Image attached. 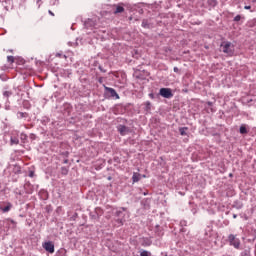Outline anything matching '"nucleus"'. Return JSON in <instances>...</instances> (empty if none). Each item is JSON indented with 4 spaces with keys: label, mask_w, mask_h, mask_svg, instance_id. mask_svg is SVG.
I'll return each mask as SVG.
<instances>
[{
    "label": "nucleus",
    "mask_w": 256,
    "mask_h": 256,
    "mask_svg": "<svg viewBox=\"0 0 256 256\" xmlns=\"http://www.w3.org/2000/svg\"><path fill=\"white\" fill-rule=\"evenodd\" d=\"M115 223L118 227H123L127 217H129V210L126 207H120L114 212Z\"/></svg>",
    "instance_id": "1"
},
{
    "label": "nucleus",
    "mask_w": 256,
    "mask_h": 256,
    "mask_svg": "<svg viewBox=\"0 0 256 256\" xmlns=\"http://www.w3.org/2000/svg\"><path fill=\"white\" fill-rule=\"evenodd\" d=\"M220 47L223 51V53H226V55H229L232 57L234 53L235 46L230 41H222L220 44Z\"/></svg>",
    "instance_id": "2"
},
{
    "label": "nucleus",
    "mask_w": 256,
    "mask_h": 256,
    "mask_svg": "<svg viewBox=\"0 0 256 256\" xmlns=\"http://www.w3.org/2000/svg\"><path fill=\"white\" fill-rule=\"evenodd\" d=\"M104 89H105L104 96L106 99H119V94L114 88H109L105 86Z\"/></svg>",
    "instance_id": "3"
},
{
    "label": "nucleus",
    "mask_w": 256,
    "mask_h": 256,
    "mask_svg": "<svg viewBox=\"0 0 256 256\" xmlns=\"http://www.w3.org/2000/svg\"><path fill=\"white\" fill-rule=\"evenodd\" d=\"M159 95H160V97H163L164 99H172L173 90L171 88H160Z\"/></svg>",
    "instance_id": "4"
},
{
    "label": "nucleus",
    "mask_w": 256,
    "mask_h": 256,
    "mask_svg": "<svg viewBox=\"0 0 256 256\" xmlns=\"http://www.w3.org/2000/svg\"><path fill=\"white\" fill-rule=\"evenodd\" d=\"M13 209V203L9 201L0 202V212L1 213H9Z\"/></svg>",
    "instance_id": "5"
},
{
    "label": "nucleus",
    "mask_w": 256,
    "mask_h": 256,
    "mask_svg": "<svg viewBox=\"0 0 256 256\" xmlns=\"http://www.w3.org/2000/svg\"><path fill=\"white\" fill-rule=\"evenodd\" d=\"M101 215H103V209L99 207L89 213L90 219H93L94 221H99V219H101Z\"/></svg>",
    "instance_id": "6"
},
{
    "label": "nucleus",
    "mask_w": 256,
    "mask_h": 256,
    "mask_svg": "<svg viewBox=\"0 0 256 256\" xmlns=\"http://www.w3.org/2000/svg\"><path fill=\"white\" fill-rule=\"evenodd\" d=\"M228 241H229L230 245H232V247H235V249H239V247L241 245V241L239 240V238H236L235 235L230 234L228 236Z\"/></svg>",
    "instance_id": "7"
},
{
    "label": "nucleus",
    "mask_w": 256,
    "mask_h": 256,
    "mask_svg": "<svg viewBox=\"0 0 256 256\" xmlns=\"http://www.w3.org/2000/svg\"><path fill=\"white\" fill-rule=\"evenodd\" d=\"M43 249L47 251V253H55V244L52 241H47L42 244Z\"/></svg>",
    "instance_id": "8"
},
{
    "label": "nucleus",
    "mask_w": 256,
    "mask_h": 256,
    "mask_svg": "<svg viewBox=\"0 0 256 256\" xmlns=\"http://www.w3.org/2000/svg\"><path fill=\"white\" fill-rule=\"evenodd\" d=\"M16 117H17V119H19L20 121H27V119H29V113L18 111V112L16 113Z\"/></svg>",
    "instance_id": "9"
},
{
    "label": "nucleus",
    "mask_w": 256,
    "mask_h": 256,
    "mask_svg": "<svg viewBox=\"0 0 256 256\" xmlns=\"http://www.w3.org/2000/svg\"><path fill=\"white\" fill-rule=\"evenodd\" d=\"M39 198L41 199V201H47V199H49V192L45 189H41L38 192Z\"/></svg>",
    "instance_id": "10"
},
{
    "label": "nucleus",
    "mask_w": 256,
    "mask_h": 256,
    "mask_svg": "<svg viewBox=\"0 0 256 256\" xmlns=\"http://www.w3.org/2000/svg\"><path fill=\"white\" fill-rule=\"evenodd\" d=\"M124 11L125 8L123 7V4H117L113 6L114 15H119V13H123Z\"/></svg>",
    "instance_id": "11"
},
{
    "label": "nucleus",
    "mask_w": 256,
    "mask_h": 256,
    "mask_svg": "<svg viewBox=\"0 0 256 256\" xmlns=\"http://www.w3.org/2000/svg\"><path fill=\"white\" fill-rule=\"evenodd\" d=\"M24 190L27 195H31L33 193V185L31 182H26L24 184Z\"/></svg>",
    "instance_id": "12"
},
{
    "label": "nucleus",
    "mask_w": 256,
    "mask_h": 256,
    "mask_svg": "<svg viewBox=\"0 0 256 256\" xmlns=\"http://www.w3.org/2000/svg\"><path fill=\"white\" fill-rule=\"evenodd\" d=\"M118 132L120 133V135L125 136L129 132V128L125 125H119Z\"/></svg>",
    "instance_id": "13"
},
{
    "label": "nucleus",
    "mask_w": 256,
    "mask_h": 256,
    "mask_svg": "<svg viewBox=\"0 0 256 256\" xmlns=\"http://www.w3.org/2000/svg\"><path fill=\"white\" fill-rule=\"evenodd\" d=\"M240 135H247L249 133V126L247 124H241L239 128Z\"/></svg>",
    "instance_id": "14"
},
{
    "label": "nucleus",
    "mask_w": 256,
    "mask_h": 256,
    "mask_svg": "<svg viewBox=\"0 0 256 256\" xmlns=\"http://www.w3.org/2000/svg\"><path fill=\"white\" fill-rule=\"evenodd\" d=\"M141 205L144 209H149L151 207V199L145 198L141 201Z\"/></svg>",
    "instance_id": "15"
},
{
    "label": "nucleus",
    "mask_w": 256,
    "mask_h": 256,
    "mask_svg": "<svg viewBox=\"0 0 256 256\" xmlns=\"http://www.w3.org/2000/svg\"><path fill=\"white\" fill-rule=\"evenodd\" d=\"M141 179V174L139 172H134L132 175V183H139Z\"/></svg>",
    "instance_id": "16"
},
{
    "label": "nucleus",
    "mask_w": 256,
    "mask_h": 256,
    "mask_svg": "<svg viewBox=\"0 0 256 256\" xmlns=\"http://www.w3.org/2000/svg\"><path fill=\"white\" fill-rule=\"evenodd\" d=\"M40 123L42 125H47L48 123H51V118L50 117H47V116H42L40 119H39Z\"/></svg>",
    "instance_id": "17"
},
{
    "label": "nucleus",
    "mask_w": 256,
    "mask_h": 256,
    "mask_svg": "<svg viewBox=\"0 0 256 256\" xmlns=\"http://www.w3.org/2000/svg\"><path fill=\"white\" fill-rule=\"evenodd\" d=\"M234 23H243L245 21V16H242V15H237L234 17L233 19Z\"/></svg>",
    "instance_id": "18"
},
{
    "label": "nucleus",
    "mask_w": 256,
    "mask_h": 256,
    "mask_svg": "<svg viewBox=\"0 0 256 256\" xmlns=\"http://www.w3.org/2000/svg\"><path fill=\"white\" fill-rule=\"evenodd\" d=\"M60 173H61V175H63V176L69 175V166H62V167L60 168Z\"/></svg>",
    "instance_id": "19"
},
{
    "label": "nucleus",
    "mask_w": 256,
    "mask_h": 256,
    "mask_svg": "<svg viewBox=\"0 0 256 256\" xmlns=\"http://www.w3.org/2000/svg\"><path fill=\"white\" fill-rule=\"evenodd\" d=\"M2 95L5 99H7V103H9V98L11 97V95H13V92L12 91H7V90H4L2 92Z\"/></svg>",
    "instance_id": "20"
},
{
    "label": "nucleus",
    "mask_w": 256,
    "mask_h": 256,
    "mask_svg": "<svg viewBox=\"0 0 256 256\" xmlns=\"http://www.w3.org/2000/svg\"><path fill=\"white\" fill-rule=\"evenodd\" d=\"M151 107H152V104L150 101H146L144 103V111H146V113H151Z\"/></svg>",
    "instance_id": "21"
},
{
    "label": "nucleus",
    "mask_w": 256,
    "mask_h": 256,
    "mask_svg": "<svg viewBox=\"0 0 256 256\" xmlns=\"http://www.w3.org/2000/svg\"><path fill=\"white\" fill-rule=\"evenodd\" d=\"M232 207L234 209H243V204L241 203V201L236 200V201H234Z\"/></svg>",
    "instance_id": "22"
},
{
    "label": "nucleus",
    "mask_w": 256,
    "mask_h": 256,
    "mask_svg": "<svg viewBox=\"0 0 256 256\" xmlns=\"http://www.w3.org/2000/svg\"><path fill=\"white\" fill-rule=\"evenodd\" d=\"M187 131H189L188 127H180L179 128V133H180V135H182V137L187 136Z\"/></svg>",
    "instance_id": "23"
},
{
    "label": "nucleus",
    "mask_w": 256,
    "mask_h": 256,
    "mask_svg": "<svg viewBox=\"0 0 256 256\" xmlns=\"http://www.w3.org/2000/svg\"><path fill=\"white\" fill-rule=\"evenodd\" d=\"M153 242L151 241V239H149V238H144L143 239V242H142V245H143V247H151V244H152Z\"/></svg>",
    "instance_id": "24"
},
{
    "label": "nucleus",
    "mask_w": 256,
    "mask_h": 256,
    "mask_svg": "<svg viewBox=\"0 0 256 256\" xmlns=\"http://www.w3.org/2000/svg\"><path fill=\"white\" fill-rule=\"evenodd\" d=\"M22 107L27 110L31 109V103L29 102V100H23Z\"/></svg>",
    "instance_id": "25"
},
{
    "label": "nucleus",
    "mask_w": 256,
    "mask_h": 256,
    "mask_svg": "<svg viewBox=\"0 0 256 256\" xmlns=\"http://www.w3.org/2000/svg\"><path fill=\"white\" fill-rule=\"evenodd\" d=\"M84 25L87 29H89V27H95V22L91 19H88V21H86Z\"/></svg>",
    "instance_id": "26"
},
{
    "label": "nucleus",
    "mask_w": 256,
    "mask_h": 256,
    "mask_svg": "<svg viewBox=\"0 0 256 256\" xmlns=\"http://www.w3.org/2000/svg\"><path fill=\"white\" fill-rule=\"evenodd\" d=\"M10 145H19V138L12 136L10 138Z\"/></svg>",
    "instance_id": "27"
},
{
    "label": "nucleus",
    "mask_w": 256,
    "mask_h": 256,
    "mask_svg": "<svg viewBox=\"0 0 256 256\" xmlns=\"http://www.w3.org/2000/svg\"><path fill=\"white\" fill-rule=\"evenodd\" d=\"M206 105H208V107H210V113H215V111H217V109L215 107H213V102L208 101V102H206Z\"/></svg>",
    "instance_id": "28"
},
{
    "label": "nucleus",
    "mask_w": 256,
    "mask_h": 256,
    "mask_svg": "<svg viewBox=\"0 0 256 256\" xmlns=\"http://www.w3.org/2000/svg\"><path fill=\"white\" fill-rule=\"evenodd\" d=\"M46 213L51 214L53 213V206L51 204L45 206Z\"/></svg>",
    "instance_id": "29"
},
{
    "label": "nucleus",
    "mask_w": 256,
    "mask_h": 256,
    "mask_svg": "<svg viewBox=\"0 0 256 256\" xmlns=\"http://www.w3.org/2000/svg\"><path fill=\"white\" fill-rule=\"evenodd\" d=\"M140 256H151V252L147 250H141L140 251Z\"/></svg>",
    "instance_id": "30"
},
{
    "label": "nucleus",
    "mask_w": 256,
    "mask_h": 256,
    "mask_svg": "<svg viewBox=\"0 0 256 256\" xmlns=\"http://www.w3.org/2000/svg\"><path fill=\"white\" fill-rule=\"evenodd\" d=\"M20 139H21L22 143H25L27 141V134L21 133L20 134Z\"/></svg>",
    "instance_id": "31"
},
{
    "label": "nucleus",
    "mask_w": 256,
    "mask_h": 256,
    "mask_svg": "<svg viewBox=\"0 0 256 256\" xmlns=\"http://www.w3.org/2000/svg\"><path fill=\"white\" fill-rule=\"evenodd\" d=\"M7 61H8V63L13 64V63H15V57L7 56Z\"/></svg>",
    "instance_id": "32"
},
{
    "label": "nucleus",
    "mask_w": 256,
    "mask_h": 256,
    "mask_svg": "<svg viewBox=\"0 0 256 256\" xmlns=\"http://www.w3.org/2000/svg\"><path fill=\"white\" fill-rule=\"evenodd\" d=\"M79 217V214L76 212L70 217V221H77V218Z\"/></svg>",
    "instance_id": "33"
},
{
    "label": "nucleus",
    "mask_w": 256,
    "mask_h": 256,
    "mask_svg": "<svg viewBox=\"0 0 256 256\" xmlns=\"http://www.w3.org/2000/svg\"><path fill=\"white\" fill-rule=\"evenodd\" d=\"M156 233L158 237H162L163 231L159 229V226H156Z\"/></svg>",
    "instance_id": "34"
},
{
    "label": "nucleus",
    "mask_w": 256,
    "mask_h": 256,
    "mask_svg": "<svg viewBox=\"0 0 256 256\" xmlns=\"http://www.w3.org/2000/svg\"><path fill=\"white\" fill-rule=\"evenodd\" d=\"M180 226L181 227H187V221L186 220H181L180 221Z\"/></svg>",
    "instance_id": "35"
},
{
    "label": "nucleus",
    "mask_w": 256,
    "mask_h": 256,
    "mask_svg": "<svg viewBox=\"0 0 256 256\" xmlns=\"http://www.w3.org/2000/svg\"><path fill=\"white\" fill-rule=\"evenodd\" d=\"M208 3H209V5L215 6V5H217V0H209Z\"/></svg>",
    "instance_id": "36"
},
{
    "label": "nucleus",
    "mask_w": 256,
    "mask_h": 256,
    "mask_svg": "<svg viewBox=\"0 0 256 256\" xmlns=\"http://www.w3.org/2000/svg\"><path fill=\"white\" fill-rule=\"evenodd\" d=\"M29 137L32 141H35V139H37V135H35L34 133H31Z\"/></svg>",
    "instance_id": "37"
},
{
    "label": "nucleus",
    "mask_w": 256,
    "mask_h": 256,
    "mask_svg": "<svg viewBox=\"0 0 256 256\" xmlns=\"http://www.w3.org/2000/svg\"><path fill=\"white\" fill-rule=\"evenodd\" d=\"M8 221H10V223H11L14 227H17V222H15V220L9 218Z\"/></svg>",
    "instance_id": "38"
},
{
    "label": "nucleus",
    "mask_w": 256,
    "mask_h": 256,
    "mask_svg": "<svg viewBox=\"0 0 256 256\" xmlns=\"http://www.w3.org/2000/svg\"><path fill=\"white\" fill-rule=\"evenodd\" d=\"M4 108L6 111H11V105H9V104H5Z\"/></svg>",
    "instance_id": "39"
},
{
    "label": "nucleus",
    "mask_w": 256,
    "mask_h": 256,
    "mask_svg": "<svg viewBox=\"0 0 256 256\" xmlns=\"http://www.w3.org/2000/svg\"><path fill=\"white\" fill-rule=\"evenodd\" d=\"M28 176H29V177H35V172H34V171H29Z\"/></svg>",
    "instance_id": "40"
},
{
    "label": "nucleus",
    "mask_w": 256,
    "mask_h": 256,
    "mask_svg": "<svg viewBox=\"0 0 256 256\" xmlns=\"http://www.w3.org/2000/svg\"><path fill=\"white\" fill-rule=\"evenodd\" d=\"M174 73H181V70H179L177 67L173 68Z\"/></svg>",
    "instance_id": "41"
},
{
    "label": "nucleus",
    "mask_w": 256,
    "mask_h": 256,
    "mask_svg": "<svg viewBox=\"0 0 256 256\" xmlns=\"http://www.w3.org/2000/svg\"><path fill=\"white\" fill-rule=\"evenodd\" d=\"M98 69H99L102 73H106V70H104L102 66H99Z\"/></svg>",
    "instance_id": "42"
},
{
    "label": "nucleus",
    "mask_w": 256,
    "mask_h": 256,
    "mask_svg": "<svg viewBox=\"0 0 256 256\" xmlns=\"http://www.w3.org/2000/svg\"><path fill=\"white\" fill-rule=\"evenodd\" d=\"M149 97H150V99H155V94L150 93V94H149Z\"/></svg>",
    "instance_id": "43"
},
{
    "label": "nucleus",
    "mask_w": 256,
    "mask_h": 256,
    "mask_svg": "<svg viewBox=\"0 0 256 256\" xmlns=\"http://www.w3.org/2000/svg\"><path fill=\"white\" fill-rule=\"evenodd\" d=\"M63 163H64V165H67V163H69V159H64Z\"/></svg>",
    "instance_id": "44"
},
{
    "label": "nucleus",
    "mask_w": 256,
    "mask_h": 256,
    "mask_svg": "<svg viewBox=\"0 0 256 256\" xmlns=\"http://www.w3.org/2000/svg\"><path fill=\"white\" fill-rule=\"evenodd\" d=\"M142 195H144V196L149 195V191H145V192H143V193H142Z\"/></svg>",
    "instance_id": "45"
},
{
    "label": "nucleus",
    "mask_w": 256,
    "mask_h": 256,
    "mask_svg": "<svg viewBox=\"0 0 256 256\" xmlns=\"http://www.w3.org/2000/svg\"><path fill=\"white\" fill-rule=\"evenodd\" d=\"M49 14L52 15V17H55V14L51 10H49Z\"/></svg>",
    "instance_id": "46"
},
{
    "label": "nucleus",
    "mask_w": 256,
    "mask_h": 256,
    "mask_svg": "<svg viewBox=\"0 0 256 256\" xmlns=\"http://www.w3.org/2000/svg\"><path fill=\"white\" fill-rule=\"evenodd\" d=\"M244 9L249 10L251 9V6H245Z\"/></svg>",
    "instance_id": "47"
},
{
    "label": "nucleus",
    "mask_w": 256,
    "mask_h": 256,
    "mask_svg": "<svg viewBox=\"0 0 256 256\" xmlns=\"http://www.w3.org/2000/svg\"><path fill=\"white\" fill-rule=\"evenodd\" d=\"M61 53H56V57H61Z\"/></svg>",
    "instance_id": "48"
},
{
    "label": "nucleus",
    "mask_w": 256,
    "mask_h": 256,
    "mask_svg": "<svg viewBox=\"0 0 256 256\" xmlns=\"http://www.w3.org/2000/svg\"><path fill=\"white\" fill-rule=\"evenodd\" d=\"M233 219H237V214H233Z\"/></svg>",
    "instance_id": "49"
},
{
    "label": "nucleus",
    "mask_w": 256,
    "mask_h": 256,
    "mask_svg": "<svg viewBox=\"0 0 256 256\" xmlns=\"http://www.w3.org/2000/svg\"><path fill=\"white\" fill-rule=\"evenodd\" d=\"M37 3L39 5V7H41V4H39V3H41V0H38Z\"/></svg>",
    "instance_id": "50"
},
{
    "label": "nucleus",
    "mask_w": 256,
    "mask_h": 256,
    "mask_svg": "<svg viewBox=\"0 0 256 256\" xmlns=\"http://www.w3.org/2000/svg\"><path fill=\"white\" fill-rule=\"evenodd\" d=\"M147 177L145 174L141 175V178L145 179Z\"/></svg>",
    "instance_id": "51"
},
{
    "label": "nucleus",
    "mask_w": 256,
    "mask_h": 256,
    "mask_svg": "<svg viewBox=\"0 0 256 256\" xmlns=\"http://www.w3.org/2000/svg\"><path fill=\"white\" fill-rule=\"evenodd\" d=\"M8 52H9V53H13V49H9Z\"/></svg>",
    "instance_id": "52"
},
{
    "label": "nucleus",
    "mask_w": 256,
    "mask_h": 256,
    "mask_svg": "<svg viewBox=\"0 0 256 256\" xmlns=\"http://www.w3.org/2000/svg\"><path fill=\"white\" fill-rule=\"evenodd\" d=\"M64 155H66V157H67V155H69V152H65Z\"/></svg>",
    "instance_id": "53"
},
{
    "label": "nucleus",
    "mask_w": 256,
    "mask_h": 256,
    "mask_svg": "<svg viewBox=\"0 0 256 256\" xmlns=\"http://www.w3.org/2000/svg\"><path fill=\"white\" fill-rule=\"evenodd\" d=\"M229 177H233V174H232V173H230V174H229Z\"/></svg>",
    "instance_id": "54"
},
{
    "label": "nucleus",
    "mask_w": 256,
    "mask_h": 256,
    "mask_svg": "<svg viewBox=\"0 0 256 256\" xmlns=\"http://www.w3.org/2000/svg\"><path fill=\"white\" fill-rule=\"evenodd\" d=\"M133 20V17H130V21H132Z\"/></svg>",
    "instance_id": "55"
},
{
    "label": "nucleus",
    "mask_w": 256,
    "mask_h": 256,
    "mask_svg": "<svg viewBox=\"0 0 256 256\" xmlns=\"http://www.w3.org/2000/svg\"><path fill=\"white\" fill-rule=\"evenodd\" d=\"M2 81H5L4 77H2Z\"/></svg>",
    "instance_id": "56"
},
{
    "label": "nucleus",
    "mask_w": 256,
    "mask_h": 256,
    "mask_svg": "<svg viewBox=\"0 0 256 256\" xmlns=\"http://www.w3.org/2000/svg\"><path fill=\"white\" fill-rule=\"evenodd\" d=\"M2 81H5L4 77H2Z\"/></svg>",
    "instance_id": "57"
},
{
    "label": "nucleus",
    "mask_w": 256,
    "mask_h": 256,
    "mask_svg": "<svg viewBox=\"0 0 256 256\" xmlns=\"http://www.w3.org/2000/svg\"><path fill=\"white\" fill-rule=\"evenodd\" d=\"M19 195H22V193H21V192H19Z\"/></svg>",
    "instance_id": "58"
},
{
    "label": "nucleus",
    "mask_w": 256,
    "mask_h": 256,
    "mask_svg": "<svg viewBox=\"0 0 256 256\" xmlns=\"http://www.w3.org/2000/svg\"><path fill=\"white\" fill-rule=\"evenodd\" d=\"M108 179L111 180V177H109Z\"/></svg>",
    "instance_id": "59"
}]
</instances>
